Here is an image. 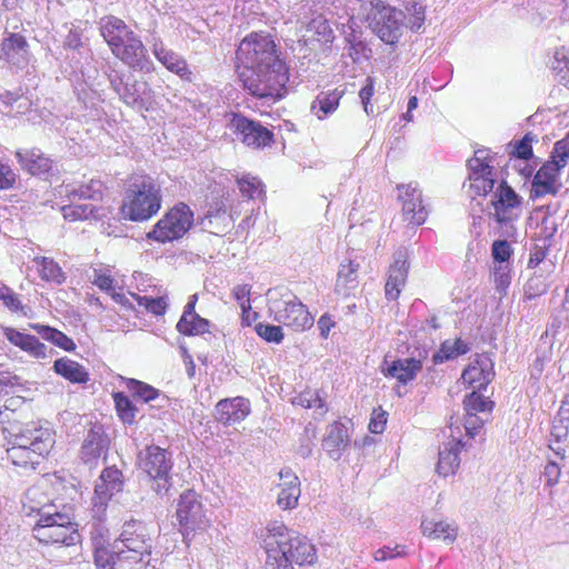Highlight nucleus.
<instances>
[{
	"label": "nucleus",
	"instance_id": "obj_17",
	"mask_svg": "<svg viewBox=\"0 0 569 569\" xmlns=\"http://www.w3.org/2000/svg\"><path fill=\"white\" fill-rule=\"evenodd\" d=\"M124 479L121 470L117 467H107L102 470L94 487L92 498L93 511L98 515L106 510L111 497L123 490Z\"/></svg>",
	"mask_w": 569,
	"mask_h": 569
},
{
	"label": "nucleus",
	"instance_id": "obj_58",
	"mask_svg": "<svg viewBox=\"0 0 569 569\" xmlns=\"http://www.w3.org/2000/svg\"><path fill=\"white\" fill-rule=\"evenodd\" d=\"M493 281L496 284V290L499 293H506L511 281L509 264H495Z\"/></svg>",
	"mask_w": 569,
	"mask_h": 569
},
{
	"label": "nucleus",
	"instance_id": "obj_40",
	"mask_svg": "<svg viewBox=\"0 0 569 569\" xmlns=\"http://www.w3.org/2000/svg\"><path fill=\"white\" fill-rule=\"evenodd\" d=\"M422 533L431 539H441L446 543H452L457 538V527L446 522L423 519Z\"/></svg>",
	"mask_w": 569,
	"mask_h": 569
},
{
	"label": "nucleus",
	"instance_id": "obj_23",
	"mask_svg": "<svg viewBox=\"0 0 569 569\" xmlns=\"http://www.w3.org/2000/svg\"><path fill=\"white\" fill-rule=\"evenodd\" d=\"M110 440L101 423H94L87 432L81 449L80 458L89 466L98 462L99 458L104 456L109 449Z\"/></svg>",
	"mask_w": 569,
	"mask_h": 569
},
{
	"label": "nucleus",
	"instance_id": "obj_38",
	"mask_svg": "<svg viewBox=\"0 0 569 569\" xmlns=\"http://www.w3.org/2000/svg\"><path fill=\"white\" fill-rule=\"evenodd\" d=\"M470 189L475 191L476 196H487L489 192L493 193V187L497 179L493 173L495 168H468Z\"/></svg>",
	"mask_w": 569,
	"mask_h": 569
},
{
	"label": "nucleus",
	"instance_id": "obj_43",
	"mask_svg": "<svg viewBox=\"0 0 569 569\" xmlns=\"http://www.w3.org/2000/svg\"><path fill=\"white\" fill-rule=\"evenodd\" d=\"M102 182L99 180H91L89 183L80 184L79 187H66V193L70 201L91 200L100 201L103 196Z\"/></svg>",
	"mask_w": 569,
	"mask_h": 569
},
{
	"label": "nucleus",
	"instance_id": "obj_8",
	"mask_svg": "<svg viewBox=\"0 0 569 569\" xmlns=\"http://www.w3.org/2000/svg\"><path fill=\"white\" fill-rule=\"evenodd\" d=\"M237 60L240 69L283 61L271 34L260 31L251 32L238 46Z\"/></svg>",
	"mask_w": 569,
	"mask_h": 569
},
{
	"label": "nucleus",
	"instance_id": "obj_27",
	"mask_svg": "<svg viewBox=\"0 0 569 569\" xmlns=\"http://www.w3.org/2000/svg\"><path fill=\"white\" fill-rule=\"evenodd\" d=\"M1 53L8 63L19 68L27 66L31 58L30 46L27 39L16 32H10L3 38Z\"/></svg>",
	"mask_w": 569,
	"mask_h": 569
},
{
	"label": "nucleus",
	"instance_id": "obj_31",
	"mask_svg": "<svg viewBox=\"0 0 569 569\" xmlns=\"http://www.w3.org/2000/svg\"><path fill=\"white\" fill-rule=\"evenodd\" d=\"M4 336L8 341L36 358H47L48 347L40 342L36 336L20 332L13 328H6Z\"/></svg>",
	"mask_w": 569,
	"mask_h": 569
},
{
	"label": "nucleus",
	"instance_id": "obj_16",
	"mask_svg": "<svg viewBox=\"0 0 569 569\" xmlns=\"http://www.w3.org/2000/svg\"><path fill=\"white\" fill-rule=\"evenodd\" d=\"M228 127L237 139L248 147L263 149L273 142L274 134L259 121L247 118L239 113H233L229 120Z\"/></svg>",
	"mask_w": 569,
	"mask_h": 569
},
{
	"label": "nucleus",
	"instance_id": "obj_53",
	"mask_svg": "<svg viewBox=\"0 0 569 569\" xmlns=\"http://www.w3.org/2000/svg\"><path fill=\"white\" fill-rule=\"evenodd\" d=\"M237 184L242 196L249 199H254L263 192L262 182L256 177L243 176L238 178Z\"/></svg>",
	"mask_w": 569,
	"mask_h": 569
},
{
	"label": "nucleus",
	"instance_id": "obj_48",
	"mask_svg": "<svg viewBox=\"0 0 569 569\" xmlns=\"http://www.w3.org/2000/svg\"><path fill=\"white\" fill-rule=\"evenodd\" d=\"M493 406V401L477 391L470 392L463 399L465 411L470 413H489Z\"/></svg>",
	"mask_w": 569,
	"mask_h": 569
},
{
	"label": "nucleus",
	"instance_id": "obj_56",
	"mask_svg": "<svg viewBox=\"0 0 569 569\" xmlns=\"http://www.w3.org/2000/svg\"><path fill=\"white\" fill-rule=\"evenodd\" d=\"M523 291L528 300H532L546 293L548 291V284L545 277L542 274H535L529 278L523 287Z\"/></svg>",
	"mask_w": 569,
	"mask_h": 569
},
{
	"label": "nucleus",
	"instance_id": "obj_33",
	"mask_svg": "<svg viewBox=\"0 0 569 569\" xmlns=\"http://www.w3.org/2000/svg\"><path fill=\"white\" fill-rule=\"evenodd\" d=\"M53 371L71 383L84 385L89 381V372L79 362L62 357L53 362Z\"/></svg>",
	"mask_w": 569,
	"mask_h": 569
},
{
	"label": "nucleus",
	"instance_id": "obj_13",
	"mask_svg": "<svg viewBox=\"0 0 569 569\" xmlns=\"http://www.w3.org/2000/svg\"><path fill=\"white\" fill-rule=\"evenodd\" d=\"M177 517L184 540H189L197 531L204 530L208 525L200 497L192 489H188L180 495Z\"/></svg>",
	"mask_w": 569,
	"mask_h": 569
},
{
	"label": "nucleus",
	"instance_id": "obj_11",
	"mask_svg": "<svg viewBox=\"0 0 569 569\" xmlns=\"http://www.w3.org/2000/svg\"><path fill=\"white\" fill-rule=\"evenodd\" d=\"M269 310L274 321L290 327L295 331H303L313 323V318L307 307L291 292H286L281 298H271Z\"/></svg>",
	"mask_w": 569,
	"mask_h": 569
},
{
	"label": "nucleus",
	"instance_id": "obj_44",
	"mask_svg": "<svg viewBox=\"0 0 569 569\" xmlns=\"http://www.w3.org/2000/svg\"><path fill=\"white\" fill-rule=\"evenodd\" d=\"M113 400L119 419L124 425H133L136 422L138 408L132 400L121 391L113 393Z\"/></svg>",
	"mask_w": 569,
	"mask_h": 569
},
{
	"label": "nucleus",
	"instance_id": "obj_14",
	"mask_svg": "<svg viewBox=\"0 0 569 569\" xmlns=\"http://www.w3.org/2000/svg\"><path fill=\"white\" fill-rule=\"evenodd\" d=\"M111 53L133 70L149 71L151 61L140 37L131 29L109 47Z\"/></svg>",
	"mask_w": 569,
	"mask_h": 569
},
{
	"label": "nucleus",
	"instance_id": "obj_59",
	"mask_svg": "<svg viewBox=\"0 0 569 569\" xmlns=\"http://www.w3.org/2000/svg\"><path fill=\"white\" fill-rule=\"evenodd\" d=\"M300 493V488H296L295 486L290 489L282 488L278 495L277 503L283 510L293 509L298 505Z\"/></svg>",
	"mask_w": 569,
	"mask_h": 569
},
{
	"label": "nucleus",
	"instance_id": "obj_21",
	"mask_svg": "<svg viewBox=\"0 0 569 569\" xmlns=\"http://www.w3.org/2000/svg\"><path fill=\"white\" fill-rule=\"evenodd\" d=\"M561 170L560 166H557L555 162L550 160L546 161L533 176L530 198L538 199L546 194L556 196L560 189L558 180L560 178Z\"/></svg>",
	"mask_w": 569,
	"mask_h": 569
},
{
	"label": "nucleus",
	"instance_id": "obj_60",
	"mask_svg": "<svg viewBox=\"0 0 569 569\" xmlns=\"http://www.w3.org/2000/svg\"><path fill=\"white\" fill-rule=\"evenodd\" d=\"M0 300L11 311L16 312L23 308L18 295L3 283H0Z\"/></svg>",
	"mask_w": 569,
	"mask_h": 569
},
{
	"label": "nucleus",
	"instance_id": "obj_1",
	"mask_svg": "<svg viewBox=\"0 0 569 569\" xmlns=\"http://www.w3.org/2000/svg\"><path fill=\"white\" fill-rule=\"evenodd\" d=\"M24 406L22 396L6 399L0 409V425L7 433L9 448L7 458L23 471H33L54 446V431L48 422L18 419V410Z\"/></svg>",
	"mask_w": 569,
	"mask_h": 569
},
{
	"label": "nucleus",
	"instance_id": "obj_28",
	"mask_svg": "<svg viewBox=\"0 0 569 569\" xmlns=\"http://www.w3.org/2000/svg\"><path fill=\"white\" fill-rule=\"evenodd\" d=\"M461 377L469 385L478 383L479 391H485L495 378L493 361L487 355H477Z\"/></svg>",
	"mask_w": 569,
	"mask_h": 569
},
{
	"label": "nucleus",
	"instance_id": "obj_62",
	"mask_svg": "<svg viewBox=\"0 0 569 569\" xmlns=\"http://www.w3.org/2000/svg\"><path fill=\"white\" fill-rule=\"evenodd\" d=\"M373 92L375 81L371 77H367L365 86L359 91V98L367 114L373 113V107L370 104V99L373 96Z\"/></svg>",
	"mask_w": 569,
	"mask_h": 569
},
{
	"label": "nucleus",
	"instance_id": "obj_2",
	"mask_svg": "<svg viewBox=\"0 0 569 569\" xmlns=\"http://www.w3.org/2000/svg\"><path fill=\"white\" fill-rule=\"evenodd\" d=\"M107 531L100 525L91 531L97 569H131L132 565L150 563L154 540L152 526L136 519L126 521L111 550L103 547Z\"/></svg>",
	"mask_w": 569,
	"mask_h": 569
},
{
	"label": "nucleus",
	"instance_id": "obj_64",
	"mask_svg": "<svg viewBox=\"0 0 569 569\" xmlns=\"http://www.w3.org/2000/svg\"><path fill=\"white\" fill-rule=\"evenodd\" d=\"M485 420L480 418L477 413L466 412L465 416V429L467 435L470 438H473L479 433L480 429L483 427Z\"/></svg>",
	"mask_w": 569,
	"mask_h": 569
},
{
	"label": "nucleus",
	"instance_id": "obj_32",
	"mask_svg": "<svg viewBox=\"0 0 569 569\" xmlns=\"http://www.w3.org/2000/svg\"><path fill=\"white\" fill-rule=\"evenodd\" d=\"M126 386L134 399H139L146 403L156 401L157 408H164L169 403V397L156 389L151 385L137 379H127Z\"/></svg>",
	"mask_w": 569,
	"mask_h": 569
},
{
	"label": "nucleus",
	"instance_id": "obj_63",
	"mask_svg": "<svg viewBox=\"0 0 569 569\" xmlns=\"http://www.w3.org/2000/svg\"><path fill=\"white\" fill-rule=\"evenodd\" d=\"M17 180L16 171L9 164L0 162V190L12 189Z\"/></svg>",
	"mask_w": 569,
	"mask_h": 569
},
{
	"label": "nucleus",
	"instance_id": "obj_57",
	"mask_svg": "<svg viewBox=\"0 0 569 569\" xmlns=\"http://www.w3.org/2000/svg\"><path fill=\"white\" fill-rule=\"evenodd\" d=\"M533 134L531 132L526 133L520 140H518L510 152L511 158L519 160H529L533 157L532 143Z\"/></svg>",
	"mask_w": 569,
	"mask_h": 569
},
{
	"label": "nucleus",
	"instance_id": "obj_15",
	"mask_svg": "<svg viewBox=\"0 0 569 569\" xmlns=\"http://www.w3.org/2000/svg\"><path fill=\"white\" fill-rule=\"evenodd\" d=\"M490 204L493 211L489 212V217L500 226L508 227L520 217L522 197L506 180H502L493 191Z\"/></svg>",
	"mask_w": 569,
	"mask_h": 569
},
{
	"label": "nucleus",
	"instance_id": "obj_50",
	"mask_svg": "<svg viewBox=\"0 0 569 569\" xmlns=\"http://www.w3.org/2000/svg\"><path fill=\"white\" fill-rule=\"evenodd\" d=\"M307 30L317 36V40L319 42H332L335 36L333 31L328 22L322 16H318L313 18L307 26Z\"/></svg>",
	"mask_w": 569,
	"mask_h": 569
},
{
	"label": "nucleus",
	"instance_id": "obj_37",
	"mask_svg": "<svg viewBox=\"0 0 569 569\" xmlns=\"http://www.w3.org/2000/svg\"><path fill=\"white\" fill-rule=\"evenodd\" d=\"M343 90L335 89L320 92L311 104V112L320 120L332 114L339 107Z\"/></svg>",
	"mask_w": 569,
	"mask_h": 569
},
{
	"label": "nucleus",
	"instance_id": "obj_39",
	"mask_svg": "<svg viewBox=\"0 0 569 569\" xmlns=\"http://www.w3.org/2000/svg\"><path fill=\"white\" fill-rule=\"evenodd\" d=\"M0 102L3 111L12 116L26 114L31 109V101L21 89L1 92Z\"/></svg>",
	"mask_w": 569,
	"mask_h": 569
},
{
	"label": "nucleus",
	"instance_id": "obj_61",
	"mask_svg": "<svg viewBox=\"0 0 569 569\" xmlns=\"http://www.w3.org/2000/svg\"><path fill=\"white\" fill-rule=\"evenodd\" d=\"M493 157L490 154L489 149H478L471 159L468 160V168H493Z\"/></svg>",
	"mask_w": 569,
	"mask_h": 569
},
{
	"label": "nucleus",
	"instance_id": "obj_26",
	"mask_svg": "<svg viewBox=\"0 0 569 569\" xmlns=\"http://www.w3.org/2000/svg\"><path fill=\"white\" fill-rule=\"evenodd\" d=\"M350 445L348 428L340 421H335L327 427L321 447L333 461L341 459Z\"/></svg>",
	"mask_w": 569,
	"mask_h": 569
},
{
	"label": "nucleus",
	"instance_id": "obj_18",
	"mask_svg": "<svg viewBox=\"0 0 569 569\" xmlns=\"http://www.w3.org/2000/svg\"><path fill=\"white\" fill-rule=\"evenodd\" d=\"M251 412L248 398L237 396L219 400L213 409V418L223 426H233L242 422Z\"/></svg>",
	"mask_w": 569,
	"mask_h": 569
},
{
	"label": "nucleus",
	"instance_id": "obj_30",
	"mask_svg": "<svg viewBox=\"0 0 569 569\" xmlns=\"http://www.w3.org/2000/svg\"><path fill=\"white\" fill-rule=\"evenodd\" d=\"M463 443L461 440L451 439L443 443L439 450V460L437 465V471L442 477L453 475L460 466L459 453Z\"/></svg>",
	"mask_w": 569,
	"mask_h": 569
},
{
	"label": "nucleus",
	"instance_id": "obj_35",
	"mask_svg": "<svg viewBox=\"0 0 569 569\" xmlns=\"http://www.w3.org/2000/svg\"><path fill=\"white\" fill-rule=\"evenodd\" d=\"M100 36L103 38L108 47L112 46L122 34L128 33L130 28L121 18L113 14L101 17L98 22Z\"/></svg>",
	"mask_w": 569,
	"mask_h": 569
},
{
	"label": "nucleus",
	"instance_id": "obj_36",
	"mask_svg": "<svg viewBox=\"0 0 569 569\" xmlns=\"http://www.w3.org/2000/svg\"><path fill=\"white\" fill-rule=\"evenodd\" d=\"M358 269L359 263H355L351 260L348 263L340 264L335 287V291L338 295L349 297L357 289L359 284Z\"/></svg>",
	"mask_w": 569,
	"mask_h": 569
},
{
	"label": "nucleus",
	"instance_id": "obj_41",
	"mask_svg": "<svg viewBox=\"0 0 569 569\" xmlns=\"http://www.w3.org/2000/svg\"><path fill=\"white\" fill-rule=\"evenodd\" d=\"M470 350L469 345L460 338L455 340H445L438 351L432 355L433 365H440L445 361L453 360L459 356L466 355Z\"/></svg>",
	"mask_w": 569,
	"mask_h": 569
},
{
	"label": "nucleus",
	"instance_id": "obj_3",
	"mask_svg": "<svg viewBox=\"0 0 569 569\" xmlns=\"http://www.w3.org/2000/svg\"><path fill=\"white\" fill-rule=\"evenodd\" d=\"M267 532L263 539L266 569H293L292 563L303 566L316 562V548L307 537L278 521L270 523Z\"/></svg>",
	"mask_w": 569,
	"mask_h": 569
},
{
	"label": "nucleus",
	"instance_id": "obj_55",
	"mask_svg": "<svg viewBox=\"0 0 569 569\" xmlns=\"http://www.w3.org/2000/svg\"><path fill=\"white\" fill-rule=\"evenodd\" d=\"M512 253L510 243L505 239L495 240L491 244V257L495 264H509Z\"/></svg>",
	"mask_w": 569,
	"mask_h": 569
},
{
	"label": "nucleus",
	"instance_id": "obj_9",
	"mask_svg": "<svg viewBox=\"0 0 569 569\" xmlns=\"http://www.w3.org/2000/svg\"><path fill=\"white\" fill-rule=\"evenodd\" d=\"M110 87L119 99L138 112L149 111L153 108V91L148 82L137 80L133 76H126L114 69L107 73Z\"/></svg>",
	"mask_w": 569,
	"mask_h": 569
},
{
	"label": "nucleus",
	"instance_id": "obj_42",
	"mask_svg": "<svg viewBox=\"0 0 569 569\" xmlns=\"http://www.w3.org/2000/svg\"><path fill=\"white\" fill-rule=\"evenodd\" d=\"M30 327L37 331L42 339L50 341L52 345L61 348L64 351H73L76 343L71 338L64 335L62 331L46 325L32 323Z\"/></svg>",
	"mask_w": 569,
	"mask_h": 569
},
{
	"label": "nucleus",
	"instance_id": "obj_29",
	"mask_svg": "<svg viewBox=\"0 0 569 569\" xmlns=\"http://www.w3.org/2000/svg\"><path fill=\"white\" fill-rule=\"evenodd\" d=\"M152 53L169 71L178 74L182 80L192 81L193 73L187 61L178 53L167 49L160 39H153Z\"/></svg>",
	"mask_w": 569,
	"mask_h": 569
},
{
	"label": "nucleus",
	"instance_id": "obj_34",
	"mask_svg": "<svg viewBox=\"0 0 569 569\" xmlns=\"http://www.w3.org/2000/svg\"><path fill=\"white\" fill-rule=\"evenodd\" d=\"M343 34L348 56L355 63L369 59L371 50L362 39V32L355 28V22L348 24L347 30H343Z\"/></svg>",
	"mask_w": 569,
	"mask_h": 569
},
{
	"label": "nucleus",
	"instance_id": "obj_10",
	"mask_svg": "<svg viewBox=\"0 0 569 569\" xmlns=\"http://www.w3.org/2000/svg\"><path fill=\"white\" fill-rule=\"evenodd\" d=\"M193 223V212L184 204L179 203L171 208L147 233V239L160 243L171 242L182 238Z\"/></svg>",
	"mask_w": 569,
	"mask_h": 569
},
{
	"label": "nucleus",
	"instance_id": "obj_19",
	"mask_svg": "<svg viewBox=\"0 0 569 569\" xmlns=\"http://www.w3.org/2000/svg\"><path fill=\"white\" fill-rule=\"evenodd\" d=\"M221 191L219 197L211 199L201 220L202 228L216 236L224 234L233 222L232 214H227L228 198L224 196V191Z\"/></svg>",
	"mask_w": 569,
	"mask_h": 569
},
{
	"label": "nucleus",
	"instance_id": "obj_24",
	"mask_svg": "<svg viewBox=\"0 0 569 569\" xmlns=\"http://www.w3.org/2000/svg\"><path fill=\"white\" fill-rule=\"evenodd\" d=\"M16 158L21 169L31 176L48 179L52 174L54 162L39 148L18 149Z\"/></svg>",
	"mask_w": 569,
	"mask_h": 569
},
{
	"label": "nucleus",
	"instance_id": "obj_22",
	"mask_svg": "<svg viewBox=\"0 0 569 569\" xmlns=\"http://www.w3.org/2000/svg\"><path fill=\"white\" fill-rule=\"evenodd\" d=\"M409 254L406 248H399L393 253V262L389 267L385 291L388 300L398 299L409 272Z\"/></svg>",
	"mask_w": 569,
	"mask_h": 569
},
{
	"label": "nucleus",
	"instance_id": "obj_45",
	"mask_svg": "<svg viewBox=\"0 0 569 569\" xmlns=\"http://www.w3.org/2000/svg\"><path fill=\"white\" fill-rule=\"evenodd\" d=\"M99 208L92 203H80V201H71L70 204L62 207L63 217L68 220H84L96 217Z\"/></svg>",
	"mask_w": 569,
	"mask_h": 569
},
{
	"label": "nucleus",
	"instance_id": "obj_5",
	"mask_svg": "<svg viewBox=\"0 0 569 569\" xmlns=\"http://www.w3.org/2000/svg\"><path fill=\"white\" fill-rule=\"evenodd\" d=\"M161 202L160 184L150 176L136 174L129 179L121 212L124 219L146 221L158 213Z\"/></svg>",
	"mask_w": 569,
	"mask_h": 569
},
{
	"label": "nucleus",
	"instance_id": "obj_25",
	"mask_svg": "<svg viewBox=\"0 0 569 569\" xmlns=\"http://www.w3.org/2000/svg\"><path fill=\"white\" fill-rule=\"evenodd\" d=\"M381 373L386 378H393L400 385H408L415 380L422 370V360L416 357L399 358L388 361L386 358L380 367Z\"/></svg>",
	"mask_w": 569,
	"mask_h": 569
},
{
	"label": "nucleus",
	"instance_id": "obj_51",
	"mask_svg": "<svg viewBox=\"0 0 569 569\" xmlns=\"http://www.w3.org/2000/svg\"><path fill=\"white\" fill-rule=\"evenodd\" d=\"M140 307H143L148 312L154 316H162L167 311V302L163 297H148L133 295Z\"/></svg>",
	"mask_w": 569,
	"mask_h": 569
},
{
	"label": "nucleus",
	"instance_id": "obj_54",
	"mask_svg": "<svg viewBox=\"0 0 569 569\" xmlns=\"http://www.w3.org/2000/svg\"><path fill=\"white\" fill-rule=\"evenodd\" d=\"M550 161L555 162L563 169L569 161V132L560 140H558L550 153Z\"/></svg>",
	"mask_w": 569,
	"mask_h": 569
},
{
	"label": "nucleus",
	"instance_id": "obj_49",
	"mask_svg": "<svg viewBox=\"0 0 569 569\" xmlns=\"http://www.w3.org/2000/svg\"><path fill=\"white\" fill-rule=\"evenodd\" d=\"M40 266L41 278L46 281H52L61 284L66 280V276L60 266L51 258L41 257L38 259Z\"/></svg>",
	"mask_w": 569,
	"mask_h": 569
},
{
	"label": "nucleus",
	"instance_id": "obj_4",
	"mask_svg": "<svg viewBox=\"0 0 569 569\" xmlns=\"http://www.w3.org/2000/svg\"><path fill=\"white\" fill-rule=\"evenodd\" d=\"M239 80L251 96L276 102L288 93L289 69L284 61L240 69Z\"/></svg>",
	"mask_w": 569,
	"mask_h": 569
},
{
	"label": "nucleus",
	"instance_id": "obj_52",
	"mask_svg": "<svg viewBox=\"0 0 569 569\" xmlns=\"http://www.w3.org/2000/svg\"><path fill=\"white\" fill-rule=\"evenodd\" d=\"M256 333L269 343H280L283 340V332L280 326L259 322L254 326Z\"/></svg>",
	"mask_w": 569,
	"mask_h": 569
},
{
	"label": "nucleus",
	"instance_id": "obj_6",
	"mask_svg": "<svg viewBox=\"0 0 569 569\" xmlns=\"http://www.w3.org/2000/svg\"><path fill=\"white\" fill-rule=\"evenodd\" d=\"M39 519L32 531L34 538L44 545L73 546L80 535L69 515L60 512L53 505L38 510Z\"/></svg>",
	"mask_w": 569,
	"mask_h": 569
},
{
	"label": "nucleus",
	"instance_id": "obj_46",
	"mask_svg": "<svg viewBox=\"0 0 569 569\" xmlns=\"http://www.w3.org/2000/svg\"><path fill=\"white\" fill-rule=\"evenodd\" d=\"M551 70L556 80L569 89V52L557 50L551 61Z\"/></svg>",
	"mask_w": 569,
	"mask_h": 569
},
{
	"label": "nucleus",
	"instance_id": "obj_12",
	"mask_svg": "<svg viewBox=\"0 0 569 569\" xmlns=\"http://www.w3.org/2000/svg\"><path fill=\"white\" fill-rule=\"evenodd\" d=\"M370 26L373 32L387 44H396L403 32L405 13L381 0L372 3Z\"/></svg>",
	"mask_w": 569,
	"mask_h": 569
},
{
	"label": "nucleus",
	"instance_id": "obj_7",
	"mask_svg": "<svg viewBox=\"0 0 569 569\" xmlns=\"http://www.w3.org/2000/svg\"><path fill=\"white\" fill-rule=\"evenodd\" d=\"M138 466L147 476L153 492L160 497L169 495L172 487V452L157 445L146 446L138 455Z\"/></svg>",
	"mask_w": 569,
	"mask_h": 569
},
{
	"label": "nucleus",
	"instance_id": "obj_47",
	"mask_svg": "<svg viewBox=\"0 0 569 569\" xmlns=\"http://www.w3.org/2000/svg\"><path fill=\"white\" fill-rule=\"evenodd\" d=\"M210 321L201 316H192L186 319L183 326H181V321H178L176 329L179 333L188 337L192 336H201L206 332H209Z\"/></svg>",
	"mask_w": 569,
	"mask_h": 569
},
{
	"label": "nucleus",
	"instance_id": "obj_20",
	"mask_svg": "<svg viewBox=\"0 0 569 569\" xmlns=\"http://www.w3.org/2000/svg\"><path fill=\"white\" fill-rule=\"evenodd\" d=\"M398 189L403 190V192L399 194V198L402 201L405 220L412 226L423 224L428 218V211L423 204L421 190L413 183L399 186Z\"/></svg>",
	"mask_w": 569,
	"mask_h": 569
}]
</instances>
